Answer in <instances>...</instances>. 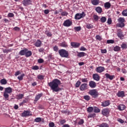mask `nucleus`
Listing matches in <instances>:
<instances>
[{
    "instance_id": "f257e3e1",
    "label": "nucleus",
    "mask_w": 127,
    "mask_h": 127,
    "mask_svg": "<svg viewBox=\"0 0 127 127\" xmlns=\"http://www.w3.org/2000/svg\"><path fill=\"white\" fill-rule=\"evenodd\" d=\"M60 83V80L55 79L52 82H49L48 85L53 92H59V91H61V88L59 87Z\"/></svg>"
},
{
    "instance_id": "f03ea898",
    "label": "nucleus",
    "mask_w": 127,
    "mask_h": 127,
    "mask_svg": "<svg viewBox=\"0 0 127 127\" xmlns=\"http://www.w3.org/2000/svg\"><path fill=\"white\" fill-rule=\"evenodd\" d=\"M12 93V88L11 87H7L5 88V91L3 93V97L5 98V100L8 101V97L9 95L8 94H11Z\"/></svg>"
},
{
    "instance_id": "7ed1b4c3",
    "label": "nucleus",
    "mask_w": 127,
    "mask_h": 127,
    "mask_svg": "<svg viewBox=\"0 0 127 127\" xmlns=\"http://www.w3.org/2000/svg\"><path fill=\"white\" fill-rule=\"evenodd\" d=\"M59 53L61 57L63 58H68L69 53L68 51L64 49H61L59 51Z\"/></svg>"
},
{
    "instance_id": "20e7f679",
    "label": "nucleus",
    "mask_w": 127,
    "mask_h": 127,
    "mask_svg": "<svg viewBox=\"0 0 127 127\" xmlns=\"http://www.w3.org/2000/svg\"><path fill=\"white\" fill-rule=\"evenodd\" d=\"M88 94L90 95V96H92L93 98H97L98 96H99V92H98L97 89L90 90Z\"/></svg>"
},
{
    "instance_id": "39448f33",
    "label": "nucleus",
    "mask_w": 127,
    "mask_h": 127,
    "mask_svg": "<svg viewBox=\"0 0 127 127\" xmlns=\"http://www.w3.org/2000/svg\"><path fill=\"white\" fill-rule=\"evenodd\" d=\"M125 18L120 17L118 19L119 23L117 24V26L118 27H124L125 26Z\"/></svg>"
},
{
    "instance_id": "423d86ee",
    "label": "nucleus",
    "mask_w": 127,
    "mask_h": 127,
    "mask_svg": "<svg viewBox=\"0 0 127 127\" xmlns=\"http://www.w3.org/2000/svg\"><path fill=\"white\" fill-rule=\"evenodd\" d=\"M85 16H86V14H85L84 12H82L81 13L76 14L74 18L75 19L79 20L81 19V18H83V17H85Z\"/></svg>"
},
{
    "instance_id": "0eeeda50",
    "label": "nucleus",
    "mask_w": 127,
    "mask_h": 127,
    "mask_svg": "<svg viewBox=\"0 0 127 127\" xmlns=\"http://www.w3.org/2000/svg\"><path fill=\"white\" fill-rule=\"evenodd\" d=\"M72 22L71 20L67 19L64 22L63 25L66 27H69V26H71L72 25Z\"/></svg>"
},
{
    "instance_id": "6e6552de",
    "label": "nucleus",
    "mask_w": 127,
    "mask_h": 127,
    "mask_svg": "<svg viewBox=\"0 0 127 127\" xmlns=\"http://www.w3.org/2000/svg\"><path fill=\"white\" fill-rule=\"evenodd\" d=\"M110 112L111 111H110V109L105 108L102 110V114L103 116H109Z\"/></svg>"
},
{
    "instance_id": "1a4fd4ad",
    "label": "nucleus",
    "mask_w": 127,
    "mask_h": 127,
    "mask_svg": "<svg viewBox=\"0 0 127 127\" xmlns=\"http://www.w3.org/2000/svg\"><path fill=\"white\" fill-rule=\"evenodd\" d=\"M80 91H85V90H88V84H82L80 87Z\"/></svg>"
},
{
    "instance_id": "9d476101",
    "label": "nucleus",
    "mask_w": 127,
    "mask_h": 127,
    "mask_svg": "<svg viewBox=\"0 0 127 127\" xmlns=\"http://www.w3.org/2000/svg\"><path fill=\"white\" fill-rule=\"evenodd\" d=\"M29 116H32V114H30V111H24L22 114V117H29Z\"/></svg>"
},
{
    "instance_id": "9b49d317",
    "label": "nucleus",
    "mask_w": 127,
    "mask_h": 127,
    "mask_svg": "<svg viewBox=\"0 0 127 127\" xmlns=\"http://www.w3.org/2000/svg\"><path fill=\"white\" fill-rule=\"evenodd\" d=\"M92 78L95 80V81H96L97 82H99V81H100V79H101L100 75H99L98 73L93 74L92 75Z\"/></svg>"
},
{
    "instance_id": "f8f14e48",
    "label": "nucleus",
    "mask_w": 127,
    "mask_h": 127,
    "mask_svg": "<svg viewBox=\"0 0 127 127\" xmlns=\"http://www.w3.org/2000/svg\"><path fill=\"white\" fill-rule=\"evenodd\" d=\"M89 86L92 89H94L97 87V83L94 81H90L89 83Z\"/></svg>"
},
{
    "instance_id": "ddd939ff",
    "label": "nucleus",
    "mask_w": 127,
    "mask_h": 127,
    "mask_svg": "<svg viewBox=\"0 0 127 127\" xmlns=\"http://www.w3.org/2000/svg\"><path fill=\"white\" fill-rule=\"evenodd\" d=\"M110 105H111V103L109 100L103 101L101 103L102 107H108L110 106Z\"/></svg>"
},
{
    "instance_id": "4468645a",
    "label": "nucleus",
    "mask_w": 127,
    "mask_h": 127,
    "mask_svg": "<svg viewBox=\"0 0 127 127\" xmlns=\"http://www.w3.org/2000/svg\"><path fill=\"white\" fill-rule=\"evenodd\" d=\"M70 45L73 48H78L80 47V43L77 42H71Z\"/></svg>"
},
{
    "instance_id": "2eb2a0df",
    "label": "nucleus",
    "mask_w": 127,
    "mask_h": 127,
    "mask_svg": "<svg viewBox=\"0 0 127 127\" xmlns=\"http://www.w3.org/2000/svg\"><path fill=\"white\" fill-rule=\"evenodd\" d=\"M96 72L97 73H102L105 71V67L103 66H98L96 69Z\"/></svg>"
},
{
    "instance_id": "dca6fc26",
    "label": "nucleus",
    "mask_w": 127,
    "mask_h": 127,
    "mask_svg": "<svg viewBox=\"0 0 127 127\" xmlns=\"http://www.w3.org/2000/svg\"><path fill=\"white\" fill-rule=\"evenodd\" d=\"M105 76L107 79H109V80H114V79H115V77L114 75H111L109 73H105Z\"/></svg>"
},
{
    "instance_id": "f3484780",
    "label": "nucleus",
    "mask_w": 127,
    "mask_h": 127,
    "mask_svg": "<svg viewBox=\"0 0 127 127\" xmlns=\"http://www.w3.org/2000/svg\"><path fill=\"white\" fill-rule=\"evenodd\" d=\"M117 96L119 98H124L125 97V91H119L117 94Z\"/></svg>"
},
{
    "instance_id": "a211bd4d",
    "label": "nucleus",
    "mask_w": 127,
    "mask_h": 127,
    "mask_svg": "<svg viewBox=\"0 0 127 127\" xmlns=\"http://www.w3.org/2000/svg\"><path fill=\"white\" fill-rule=\"evenodd\" d=\"M42 44V42L40 40H37L35 43L34 44L36 47H41Z\"/></svg>"
},
{
    "instance_id": "6ab92c4d",
    "label": "nucleus",
    "mask_w": 127,
    "mask_h": 127,
    "mask_svg": "<svg viewBox=\"0 0 127 127\" xmlns=\"http://www.w3.org/2000/svg\"><path fill=\"white\" fill-rule=\"evenodd\" d=\"M31 2V0H23L22 1V3L24 6H27L29 4H30Z\"/></svg>"
},
{
    "instance_id": "aec40b11",
    "label": "nucleus",
    "mask_w": 127,
    "mask_h": 127,
    "mask_svg": "<svg viewBox=\"0 0 127 127\" xmlns=\"http://www.w3.org/2000/svg\"><path fill=\"white\" fill-rule=\"evenodd\" d=\"M31 55H32V52H31V51H28V50H26V54L25 55V56L26 57H30V56H31Z\"/></svg>"
},
{
    "instance_id": "412c9836",
    "label": "nucleus",
    "mask_w": 127,
    "mask_h": 127,
    "mask_svg": "<svg viewBox=\"0 0 127 127\" xmlns=\"http://www.w3.org/2000/svg\"><path fill=\"white\" fill-rule=\"evenodd\" d=\"M77 55L78 57L81 58L82 57H84V56H86V55H87V54L85 53L84 52H78Z\"/></svg>"
},
{
    "instance_id": "4be33fe9",
    "label": "nucleus",
    "mask_w": 127,
    "mask_h": 127,
    "mask_svg": "<svg viewBox=\"0 0 127 127\" xmlns=\"http://www.w3.org/2000/svg\"><path fill=\"white\" fill-rule=\"evenodd\" d=\"M117 36L118 37H119V38H120V39H123V38H124V34H123V32L121 30H120L118 32V33H117Z\"/></svg>"
},
{
    "instance_id": "5701e85b",
    "label": "nucleus",
    "mask_w": 127,
    "mask_h": 127,
    "mask_svg": "<svg viewBox=\"0 0 127 127\" xmlns=\"http://www.w3.org/2000/svg\"><path fill=\"white\" fill-rule=\"evenodd\" d=\"M26 50L27 49H25L24 50H21L19 52V55H21V56H23V55L25 56V54L26 53Z\"/></svg>"
},
{
    "instance_id": "b1692460",
    "label": "nucleus",
    "mask_w": 127,
    "mask_h": 127,
    "mask_svg": "<svg viewBox=\"0 0 127 127\" xmlns=\"http://www.w3.org/2000/svg\"><path fill=\"white\" fill-rule=\"evenodd\" d=\"M95 10L96 12H98V13H102V12L103 11V9H102V7L100 6H98L95 8Z\"/></svg>"
},
{
    "instance_id": "393cba45",
    "label": "nucleus",
    "mask_w": 127,
    "mask_h": 127,
    "mask_svg": "<svg viewBox=\"0 0 127 127\" xmlns=\"http://www.w3.org/2000/svg\"><path fill=\"white\" fill-rule=\"evenodd\" d=\"M100 2V0H93L91 1V3L93 4V5H98Z\"/></svg>"
},
{
    "instance_id": "a878e982",
    "label": "nucleus",
    "mask_w": 127,
    "mask_h": 127,
    "mask_svg": "<svg viewBox=\"0 0 127 127\" xmlns=\"http://www.w3.org/2000/svg\"><path fill=\"white\" fill-rule=\"evenodd\" d=\"M125 109H126V106L124 105H120L118 106V110H119V111H124Z\"/></svg>"
},
{
    "instance_id": "bb28decb",
    "label": "nucleus",
    "mask_w": 127,
    "mask_h": 127,
    "mask_svg": "<svg viewBox=\"0 0 127 127\" xmlns=\"http://www.w3.org/2000/svg\"><path fill=\"white\" fill-rule=\"evenodd\" d=\"M41 97H42V93L38 94L35 97V101L37 102V101H38V100H39Z\"/></svg>"
},
{
    "instance_id": "cd10ccee",
    "label": "nucleus",
    "mask_w": 127,
    "mask_h": 127,
    "mask_svg": "<svg viewBox=\"0 0 127 127\" xmlns=\"http://www.w3.org/2000/svg\"><path fill=\"white\" fill-rule=\"evenodd\" d=\"M0 83L1 84V85H6L7 83V81H6V79H1Z\"/></svg>"
},
{
    "instance_id": "c85d7f7f",
    "label": "nucleus",
    "mask_w": 127,
    "mask_h": 127,
    "mask_svg": "<svg viewBox=\"0 0 127 127\" xmlns=\"http://www.w3.org/2000/svg\"><path fill=\"white\" fill-rule=\"evenodd\" d=\"M104 7L105 8H110V7H111V3L109 2H106L104 4Z\"/></svg>"
},
{
    "instance_id": "c756f323",
    "label": "nucleus",
    "mask_w": 127,
    "mask_h": 127,
    "mask_svg": "<svg viewBox=\"0 0 127 127\" xmlns=\"http://www.w3.org/2000/svg\"><path fill=\"white\" fill-rule=\"evenodd\" d=\"M24 95L22 94H18L17 95H16V99H17V100H21V99H22V98H23Z\"/></svg>"
},
{
    "instance_id": "7c9ffc66",
    "label": "nucleus",
    "mask_w": 127,
    "mask_h": 127,
    "mask_svg": "<svg viewBox=\"0 0 127 127\" xmlns=\"http://www.w3.org/2000/svg\"><path fill=\"white\" fill-rule=\"evenodd\" d=\"M25 76V74H24V73H22L21 75L17 77V79H18L19 81H22V80H23V77Z\"/></svg>"
},
{
    "instance_id": "2f4dec72",
    "label": "nucleus",
    "mask_w": 127,
    "mask_h": 127,
    "mask_svg": "<svg viewBox=\"0 0 127 127\" xmlns=\"http://www.w3.org/2000/svg\"><path fill=\"white\" fill-rule=\"evenodd\" d=\"M87 111L88 113H93V111H94V108L89 107L87 108Z\"/></svg>"
},
{
    "instance_id": "473e14b6",
    "label": "nucleus",
    "mask_w": 127,
    "mask_h": 127,
    "mask_svg": "<svg viewBox=\"0 0 127 127\" xmlns=\"http://www.w3.org/2000/svg\"><path fill=\"white\" fill-rule=\"evenodd\" d=\"M93 111L94 113H100V112H101V110L98 107H94L93 108Z\"/></svg>"
},
{
    "instance_id": "72a5a7b5",
    "label": "nucleus",
    "mask_w": 127,
    "mask_h": 127,
    "mask_svg": "<svg viewBox=\"0 0 127 127\" xmlns=\"http://www.w3.org/2000/svg\"><path fill=\"white\" fill-rule=\"evenodd\" d=\"M62 47H65V48L68 47V44L66 42H63L61 44Z\"/></svg>"
},
{
    "instance_id": "f704fd0d",
    "label": "nucleus",
    "mask_w": 127,
    "mask_h": 127,
    "mask_svg": "<svg viewBox=\"0 0 127 127\" xmlns=\"http://www.w3.org/2000/svg\"><path fill=\"white\" fill-rule=\"evenodd\" d=\"M100 20L102 23H104L105 21H107V18L105 16H103L101 18Z\"/></svg>"
},
{
    "instance_id": "c9c22d12",
    "label": "nucleus",
    "mask_w": 127,
    "mask_h": 127,
    "mask_svg": "<svg viewBox=\"0 0 127 127\" xmlns=\"http://www.w3.org/2000/svg\"><path fill=\"white\" fill-rule=\"evenodd\" d=\"M86 27L88 29H91V28H93V27H94V26L91 24H87L86 25Z\"/></svg>"
},
{
    "instance_id": "e433bc0d",
    "label": "nucleus",
    "mask_w": 127,
    "mask_h": 127,
    "mask_svg": "<svg viewBox=\"0 0 127 127\" xmlns=\"http://www.w3.org/2000/svg\"><path fill=\"white\" fill-rule=\"evenodd\" d=\"M99 127H109V124L107 123H102L99 126Z\"/></svg>"
},
{
    "instance_id": "4c0bfd02",
    "label": "nucleus",
    "mask_w": 127,
    "mask_h": 127,
    "mask_svg": "<svg viewBox=\"0 0 127 127\" xmlns=\"http://www.w3.org/2000/svg\"><path fill=\"white\" fill-rule=\"evenodd\" d=\"M114 50L116 52L120 51V50H121V47L119 46H116L114 47Z\"/></svg>"
},
{
    "instance_id": "58836bf2",
    "label": "nucleus",
    "mask_w": 127,
    "mask_h": 127,
    "mask_svg": "<svg viewBox=\"0 0 127 127\" xmlns=\"http://www.w3.org/2000/svg\"><path fill=\"white\" fill-rule=\"evenodd\" d=\"M107 43L108 44H113L115 43V41H114V40H108L107 41Z\"/></svg>"
},
{
    "instance_id": "ea45409f",
    "label": "nucleus",
    "mask_w": 127,
    "mask_h": 127,
    "mask_svg": "<svg viewBox=\"0 0 127 127\" xmlns=\"http://www.w3.org/2000/svg\"><path fill=\"white\" fill-rule=\"evenodd\" d=\"M121 48H122V49H126L127 48V44L125 43L122 44L121 45Z\"/></svg>"
},
{
    "instance_id": "a19ab883",
    "label": "nucleus",
    "mask_w": 127,
    "mask_h": 127,
    "mask_svg": "<svg viewBox=\"0 0 127 127\" xmlns=\"http://www.w3.org/2000/svg\"><path fill=\"white\" fill-rule=\"evenodd\" d=\"M122 15L123 16H127V9L123 11Z\"/></svg>"
},
{
    "instance_id": "79ce46f5",
    "label": "nucleus",
    "mask_w": 127,
    "mask_h": 127,
    "mask_svg": "<svg viewBox=\"0 0 127 127\" xmlns=\"http://www.w3.org/2000/svg\"><path fill=\"white\" fill-rule=\"evenodd\" d=\"M93 18L95 21H98L99 20V16L97 15H94Z\"/></svg>"
},
{
    "instance_id": "37998d69",
    "label": "nucleus",
    "mask_w": 127,
    "mask_h": 127,
    "mask_svg": "<svg viewBox=\"0 0 127 127\" xmlns=\"http://www.w3.org/2000/svg\"><path fill=\"white\" fill-rule=\"evenodd\" d=\"M35 123H39L41 122V118H37L34 120Z\"/></svg>"
},
{
    "instance_id": "c03bdc74",
    "label": "nucleus",
    "mask_w": 127,
    "mask_h": 127,
    "mask_svg": "<svg viewBox=\"0 0 127 127\" xmlns=\"http://www.w3.org/2000/svg\"><path fill=\"white\" fill-rule=\"evenodd\" d=\"M96 39L97 40H99V41H101V40H102V37H101V36H100V35H96Z\"/></svg>"
},
{
    "instance_id": "a18cd8bd",
    "label": "nucleus",
    "mask_w": 127,
    "mask_h": 127,
    "mask_svg": "<svg viewBox=\"0 0 127 127\" xmlns=\"http://www.w3.org/2000/svg\"><path fill=\"white\" fill-rule=\"evenodd\" d=\"M81 82L82 83H88V78H81Z\"/></svg>"
},
{
    "instance_id": "49530a36",
    "label": "nucleus",
    "mask_w": 127,
    "mask_h": 127,
    "mask_svg": "<svg viewBox=\"0 0 127 127\" xmlns=\"http://www.w3.org/2000/svg\"><path fill=\"white\" fill-rule=\"evenodd\" d=\"M37 78L38 79H39V80H43L44 79V76L39 75H38Z\"/></svg>"
},
{
    "instance_id": "de8ad7c7",
    "label": "nucleus",
    "mask_w": 127,
    "mask_h": 127,
    "mask_svg": "<svg viewBox=\"0 0 127 127\" xmlns=\"http://www.w3.org/2000/svg\"><path fill=\"white\" fill-rule=\"evenodd\" d=\"M81 85V82L79 81H78L75 83V87L76 88H79V86Z\"/></svg>"
},
{
    "instance_id": "09e8293b",
    "label": "nucleus",
    "mask_w": 127,
    "mask_h": 127,
    "mask_svg": "<svg viewBox=\"0 0 127 127\" xmlns=\"http://www.w3.org/2000/svg\"><path fill=\"white\" fill-rule=\"evenodd\" d=\"M84 99L86 101H89L90 100V96L89 95H85L84 96Z\"/></svg>"
},
{
    "instance_id": "8fccbe9b",
    "label": "nucleus",
    "mask_w": 127,
    "mask_h": 127,
    "mask_svg": "<svg viewBox=\"0 0 127 127\" xmlns=\"http://www.w3.org/2000/svg\"><path fill=\"white\" fill-rule=\"evenodd\" d=\"M46 35L48 36L49 37H50V36H52V34H51V32L47 31L45 32Z\"/></svg>"
},
{
    "instance_id": "3c124183",
    "label": "nucleus",
    "mask_w": 127,
    "mask_h": 127,
    "mask_svg": "<svg viewBox=\"0 0 127 127\" xmlns=\"http://www.w3.org/2000/svg\"><path fill=\"white\" fill-rule=\"evenodd\" d=\"M62 15L63 16H67V15H68V12H66V11H64L62 12Z\"/></svg>"
},
{
    "instance_id": "603ef678",
    "label": "nucleus",
    "mask_w": 127,
    "mask_h": 127,
    "mask_svg": "<svg viewBox=\"0 0 127 127\" xmlns=\"http://www.w3.org/2000/svg\"><path fill=\"white\" fill-rule=\"evenodd\" d=\"M117 121H118V122H119L121 124H124V123H125V121L122 119L119 118V119H117Z\"/></svg>"
},
{
    "instance_id": "864d4df0",
    "label": "nucleus",
    "mask_w": 127,
    "mask_h": 127,
    "mask_svg": "<svg viewBox=\"0 0 127 127\" xmlns=\"http://www.w3.org/2000/svg\"><path fill=\"white\" fill-rule=\"evenodd\" d=\"M75 30H76V31H80V30H81V27L80 26H78V27H75L74 28Z\"/></svg>"
},
{
    "instance_id": "5fc2aeb1",
    "label": "nucleus",
    "mask_w": 127,
    "mask_h": 127,
    "mask_svg": "<svg viewBox=\"0 0 127 127\" xmlns=\"http://www.w3.org/2000/svg\"><path fill=\"white\" fill-rule=\"evenodd\" d=\"M107 23L108 24H112V18H109L107 20Z\"/></svg>"
},
{
    "instance_id": "6e6d98bb",
    "label": "nucleus",
    "mask_w": 127,
    "mask_h": 127,
    "mask_svg": "<svg viewBox=\"0 0 127 127\" xmlns=\"http://www.w3.org/2000/svg\"><path fill=\"white\" fill-rule=\"evenodd\" d=\"M60 123L61 124V125H64V124H65V123H66V120H62L60 121Z\"/></svg>"
},
{
    "instance_id": "4d7b16f0",
    "label": "nucleus",
    "mask_w": 127,
    "mask_h": 127,
    "mask_svg": "<svg viewBox=\"0 0 127 127\" xmlns=\"http://www.w3.org/2000/svg\"><path fill=\"white\" fill-rule=\"evenodd\" d=\"M79 50L80 51H86V50H87V49H86V48L84 47H81Z\"/></svg>"
},
{
    "instance_id": "13d9d810",
    "label": "nucleus",
    "mask_w": 127,
    "mask_h": 127,
    "mask_svg": "<svg viewBox=\"0 0 127 127\" xmlns=\"http://www.w3.org/2000/svg\"><path fill=\"white\" fill-rule=\"evenodd\" d=\"M49 127H54V126H55V124H54V123L51 122L49 124Z\"/></svg>"
},
{
    "instance_id": "bf43d9fd",
    "label": "nucleus",
    "mask_w": 127,
    "mask_h": 127,
    "mask_svg": "<svg viewBox=\"0 0 127 127\" xmlns=\"http://www.w3.org/2000/svg\"><path fill=\"white\" fill-rule=\"evenodd\" d=\"M32 69L33 70H38V69H39V67L37 65H35L33 66Z\"/></svg>"
},
{
    "instance_id": "052dcab7",
    "label": "nucleus",
    "mask_w": 127,
    "mask_h": 127,
    "mask_svg": "<svg viewBox=\"0 0 127 127\" xmlns=\"http://www.w3.org/2000/svg\"><path fill=\"white\" fill-rule=\"evenodd\" d=\"M8 17H13V16H14V14L12 13H9L8 14Z\"/></svg>"
},
{
    "instance_id": "680f3d73",
    "label": "nucleus",
    "mask_w": 127,
    "mask_h": 127,
    "mask_svg": "<svg viewBox=\"0 0 127 127\" xmlns=\"http://www.w3.org/2000/svg\"><path fill=\"white\" fill-rule=\"evenodd\" d=\"M95 116L94 114H89L88 116V119H90V118H94V116Z\"/></svg>"
},
{
    "instance_id": "e2e57ef3",
    "label": "nucleus",
    "mask_w": 127,
    "mask_h": 127,
    "mask_svg": "<svg viewBox=\"0 0 127 127\" xmlns=\"http://www.w3.org/2000/svg\"><path fill=\"white\" fill-rule=\"evenodd\" d=\"M38 63H43V62H44V61L42 59H40L38 60Z\"/></svg>"
},
{
    "instance_id": "0e129e2a",
    "label": "nucleus",
    "mask_w": 127,
    "mask_h": 127,
    "mask_svg": "<svg viewBox=\"0 0 127 127\" xmlns=\"http://www.w3.org/2000/svg\"><path fill=\"white\" fill-rule=\"evenodd\" d=\"M84 124V120L81 119L80 120V121L78 122V125H83Z\"/></svg>"
},
{
    "instance_id": "69168bd1",
    "label": "nucleus",
    "mask_w": 127,
    "mask_h": 127,
    "mask_svg": "<svg viewBox=\"0 0 127 127\" xmlns=\"http://www.w3.org/2000/svg\"><path fill=\"white\" fill-rule=\"evenodd\" d=\"M14 30H15V31H19L20 30V28L18 27H15L14 28H13Z\"/></svg>"
},
{
    "instance_id": "338daca9",
    "label": "nucleus",
    "mask_w": 127,
    "mask_h": 127,
    "mask_svg": "<svg viewBox=\"0 0 127 127\" xmlns=\"http://www.w3.org/2000/svg\"><path fill=\"white\" fill-rule=\"evenodd\" d=\"M44 13L45 14H48L49 13V10L48 9H46L44 10Z\"/></svg>"
},
{
    "instance_id": "774afa93",
    "label": "nucleus",
    "mask_w": 127,
    "mask_h": 127,
    "mask_svg": "<svg viewBox=\"0 0 127 127\" xmlns=\"http://www.w3.org/2000/svg\"><path fill=\"white\" fill-rule=\"evenodd\" d=\"M44 51V49L43 48H41L39 49V52H43Z\"/></svg>"
}]
</instances>
